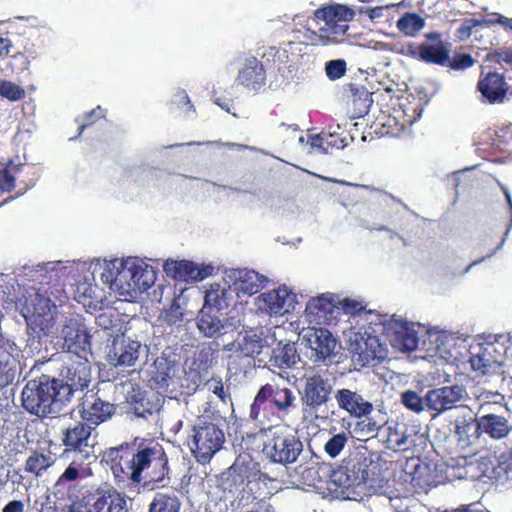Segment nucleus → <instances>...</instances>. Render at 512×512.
<instances>
[{
    "label": "nucleus",
    "mask_w": 512,
    "mask_h": 512,
    "mask_svg": "<svg viewBox=\"0 0 512 512\" xmlns=\"http://www.w3.org/2000/svg\"><path fill=\"white\" fill-rule=\"evenodd\" d=\"M64 269L61 262L45 264L37 271L40 287L31 285L22 295L12 277L0 275V302L5 309H12L18 303L23 307L22 315L34 338L49 337L57 350L87 355L90 352V336L79 316L60 314L47 296L46 286L55 285L65 276Z\"/></svg>",
    "instance_id": "1"
},
{
    "label": "nucleus",
    "mask_w": 512,
    "mask_h": 512,
    "mask_svg": "<svg viewBox=\"0 0 512 512\" xmlns=\"http://www.w3.org/2000/svg\"><path fill=\"white\" fill-rule=\"evenodd\" d=\"M113 475L118 483L126 482L122 488L128 498H133L140 491V483L145 480L157 487L169 483L168 460L163 448L158 444L139 447L136 450L115 449L111 451Z\"/></svg>",
    "instance_id": "2"
},
{
    "label": "nucleus",
    "mask_w": 512,
    "mask_h": 512,
    "mask_svg": "<svg viewBox=\"0 0 512 512\" xmlns=\"http://www.w3.org/2000/svg\"><path fill=\"white\" fill-rule=\"evenodd\" d=\"M99 269L102 283L125 300L136 299L156 280L153 267L138 257L105 260L99 264Z\"/></svg>",
    "instance_id": "3"
},
{
    "label": "nucleus",
    "mask_w": 512,
    "mask_h": 512,
    "mask_svg": "<svg viewBox=\"0 0 512 512\" xmlns=\"http://www.w3.org/2000/svg\"><path fill=\"white\" fill-rule=\"evenodd\" d=\"M263 452L271 461L283 465L296 462L301 457V464L296 468L299 481L309 486L316 485L321 479L319 457L312 451H303L302 441L291 433H278L270 439Z\"/></svg>",
    "instance_id": "4"
},
{
    "label": "nucleus",
    "mask_w": 512,
    "mask_h": 512,
    "mask_svg": "<svg viewBox=\"0 0 512 512\" xmlns=\"http://www.w3.org/2000/svg\"><path fill=\"white\" fill-rule=\"evenodd\" d=\"M60 381L42 374L29 380L21 398L23 408L38 417L59 413L68 402V388H61Z\"/></svg>",
    "instance_id": "5"
},
{
    "label": "nucleus",
    "mask_w": 512,
    "mask_h": 512,
    "mask_svg": "<svg viewBox=\"0 0 512 512\" xmlns=\"http://www.w3.org/2000/svg\"><path fill=\"white\" fill-rule=\"evenodd\" d=\"M333 388L334 382L327 372L306 374L300 391L303 415L325 422L329 416L323 407L332 399Z\"/></svg>",
    "instance_id": "6"
},
{
    "label": "nucleus",
    "mask_w": 512,
    "mask_h": 512,
    "mask_svg": "<svg viewBox=\"0 0 512 512\" xmlns=\"http://www.w3.org/2000/svg\"><path fill=\"white\" fill-rule=\"evenodd\" d=\"M347 350L358 365L364 367L386 357V351L372 327H351L343 332Z\"/></svg>",
    "instance_id": "7"
},
{
    "label": "nucleus",
    "mask_w": 512,
    "mask_h": 512,
    "mask_svg": "<svg viewBox=\"0 0 512 512\" xmlns=\"http://www.w3.org/2000/svg\"><path fill=\"white\" fill-rule=\"evenodd\" d=\"M276 341L275 334L269 329L259 333L250 331L243 336H239L235 341L224 345L223 350L234 352L243 357L257 358L258 366L267 365V353L269 344Z\"/></svg>",
    "instance_id": "8"
},
{
    "label": "nucleus",
    "mask_w": 512,
    "mask_h": 512,
    "mask_svg": "<svg viewBox=\"0 0 512 512\" xmlns=\"http://www.w3.org/2000/svg\"><path fill=\"white\" fill-rule=\"evenodd\" d=\"M224 433L213 423H198L193 428V434L188 445L200 463L208 462L221 448Z\"/></svg>",
    "instance_id": "9"
},
{
    "label": "nucleus",
    "mask_w": 512,
    "mask_h": 512,
    "mask_svg": "<svg viewBox=\"0 0 512 512\" xmlns=\"http://www.w3.org/2000/svg\"><path fill=\"white\" fill-rule=\"evenodd\" d=\"M384 328L391 346L403 353L416 350L419 345V336L424 333V327L421 324L408 322L395 315L386 321Z\"/></svg>",
    "instance_id": "10"
},
{
    "label": "nucleus",
    "mask_w": 512,
    "mask_h": 512,
    "mask_svg": "<svg viewBox=\"0 0 512 512\" xmlns=\"http://www.w3.org/2000/svg\"><path fill=\"white\" fill-rule=\"evenodd\" d=\"M221 485L226 500L246 506L255 499L247 469L236 461L221 477Z\"/></svg>",
    "instance_id": "11"
},
{
    "label": "nucleus",
    "mask_w": 512,
    "mask_h": 512,
    "mask_svg": "<svg viewBox=\"0 0 512 512\" xmlns=\"http://www.w3.org/2000/svg\"><path fill=\"white\" fill-rule=\"evenodd\" d=\"M469 399V393L462 384L442 386L427 391L428 411L433 417L457 409Z\"/></svg>",
    "instance_id": "12"
},
{
    "label": "nucleus",
    "mask_w": 512,
    "mask_h": 512,
    "mask_svg": "<svg viewBox=\"0 0 512 512\" xmlns=\"http://www.w3.org/2000/svg\"><path fill=\"white\" fill-rule=\"evenodd\" d=\"M148 347L140 341L124 335L113 339L106 353L107 362L114 367H133L142 356H146Z\"/></svg>",
    "instance_id": "13"
},
{
    "label": "nucleus",
    "mask_w": 512,
    "mask_h": 512,
    "mask_svg": "<svg viewBox=\"0 0 512 512\" xmlns=\"http://www.w3.org/2000/svg\"><path fill=\"white\" fill-rule=\"evenodd\" d=\"M297 296L286 286L262 293L254 300L256 312L261 315L281 316L295 308Z\"/></svg>",
    "instance_id": "14"
},
{
    "label": "nucleus",
    "mask_w": 512,
    "mask_h": 512,
    "mask_svg": "<svg viewBox=\"0 0 512 512\" xmlns=\"http://www.w3.org/2000/svg\"><path fill=\"white\" fill-rule=\"evenodd\" d=\"M87 355H73L67 365L62 369L60 381L61 388H68V402L75 391L88 387L91 381V367Z\"/></svg>",
    "instance_id": "15"
},
{
    "label": "nucleus",
    "mask_w": 512,
    "mask_h": 512,
    "mask_svg": "<svg viewBox=\"0 0 512 512\" xmlns=\"http://www.w3.org/2000/svg\"><path fill=\"white\" fill-rule=\"evenodd\" d=\"M180 366L176 355L164 351L154 361L151 382L157 390H175L180 381Z\"/></svg>",
    "instance_id": "16"
},
{
    "label": "nucleus",
    "mask_w": 512,
    "mask_h": 512,
    "mask_svg": "<svg viewBox=\"0 0 512 512\" xmlns=\"http://www.w3.org/2000/svg\"><path fill=\"white\" fill-rule=\"evenodd\" d=\"M224 285L238 297L253 295L264 288L268 278L249 269H229L225 272Z\"/></svg>",
    "instance_id": "17"
},
{
    "label": "nucleus",
    "mask_w": 512,
    "mask_h": 512,
    "mask_svg": "<svg viewBox=\"0 0 512 512\" xmlns=\"http://www.w3.org/2000/svg\"><path fill=\"white\" fill-rule=\"evenodd\" d=\"M93 431L94 427L88 423H77L74 427L66 429L63 443L90 462L97 458L95 452L97 440L96 435H93Z\"/></svg>",
    "instance_id": "18"
},
{
    "label": "nucleus",
    "mask_w": 512,
    "mask_h": 512,
    "mask_svg": "<svg viewBox=\"0 0 512 512\" xmlns=\"http://www.w3.org/2000/svg\"><path fill=\"white\" fill-rule=\"evenodd\" d=\"M163 270L167 276L184 282L202 281L214 272V266L206 263H196L188 260H166Z\"/></svg>",
    "instance_id": "19"
},
{
    "label": "nucleus",
    "mask_w": 512,
    "mask_h": 512,
    "mask_svg": "<svg viewBox=\"0 0 512 512\" xmlns=\"http://www.w3.org/2000/svg\"><path fill=\"white\" fill-rule=\"evenodd\" d=\"M302 341L311 349V357L316 362H326L335 355L337 340L324 328H307L303 331Z\"/></svg>",
    "instance_id": "20"
},
{
    "label": "nucleus",
    "mask_w": 512,
    "mask_h": 512,
    "mask_svg": "<svg viewBox=\"0 0 512 512\" xmlns=\"http://www.w3.org/2000/svg\"><path fill=\"white\" fill-rule=\"evenodd\" d=\"M469 362L481 374L496 372L504 363V353L495 343H480L470 349Z\"/></svg>",
    "instance_id": "21"
},
{
    "label": "nucleus",
    "mask_w": 512,
    "mask_h": 512,
    "mask_svg": "<svg viewBox=\"0 0 512 512\" xmlns=\"http://www.w3.org/2000/svg\"><path fill=\"white\" fill-rule=\"evenodd\" d=\"M333 398L340 410L357 419L367 417L373 411V404L357 390L351 388L336 389Z\"/></svg>",
    "instance_id": "22"
},
{
    "label": "nucleus",
    "mask_w": 512,
    "mask_h": 512,
    "mask_svg": "<svg viewBox=\"0 0 512 512\" xmlns=\"http://www.w3.org/2000/svg\"><path fill=\"white\" fill-rule=\"evenodd\" d=\"M338 299L329 293L311 297L306 303L304 317L310 324H324L332 317Z\"/></svg>",
    "instance_id": "23"
},
{
    "label": "nucleus",
    "mask_w": 512,
    "mask_h": 512,
    "mask_svg": "<svg viewBox=\"0 0 512 512\" xmlns=\"http://www.w3.org/2000/svg\"><path fill=\"white\" fill-rule=\"evenodd\" d=\"M89 512H128L125 496L117 489H97Z\"/></svg>",
    "instance_id": "24"
},
{
    "label": "nucleus",
    "mask_w": 512,
    "mask_h": 512,
    "mask_svg": "<svg viewBox=\"0 0 512 512\" xmlns=\"http://www.w3.org/2000/svg\"><path fill=\"white\" fill-rule=\"evenodd\" d=\"M114 413V405L101 400L97 395H86L82 403V418L89 425L97 426Z\"/></svg>",
    "instance_id": "25"
},
{
    "label": "nucleus",
    "mask_w": 512,
    "mask_h": 512,
    "mask_svg": "<svg viewBox=\"0 0 512 512\" xmlns=\"http://www.w3.org/2000/svg\"><path fill=\"white\" fill-rule=\"evenodd\" d=\"M88 469L80 468L75 462H72L65 471L59 476L55 483V494L60 497L77 499L78 493L76 487L84 480Z\"/></svg>",
    "instance_id": "26"
},
{
    "label": "nucleus",
    "mask_w": 512,
    "mask_h": 512,
    "mask_svg": "<svg viewBox=\"0 0 512 512\" xmlns=\"http://www.w3.org/2000/svg\"><path fill=\"white\" fill-rule=\"evenodd\" d=\"M196 326L204 337L216 338L225 333V318L223 313L212 311L208 306H202L196 318Z\"/></svg>",
    "instance_id": "27"
},
{
    "label": "nucleus",
    "mask_w": 512,
    "mask_h": 512,
    "mask_svg": "<svg viewBox=\"0 0 512 512\" xmlns=\"http://www.w3.org/2000/svg\"><path fill=\"white\" fill-rule=\"evenodd\" d=\"M324 25L318 32H312L310 40L314 45H331L338 43L349 29L346 22L334 20V17L323 18Z\"/></svg>",
    "instance_id": "28"
},
{
    "label": "nucleus",
    "mask_w": 512,
    "mask_h": 512,
    "mask_svg": "<svg viewBox=\"0 0 512 512\" xmlns=\"http://www.w3.org/2000/svg\"><path fill=\"white\" fill-rule=\"evenodd\" d=\"M451 424L454 427L457 445L461 449H467L479 440L481 433L478 429L477 419H473L471 416H461L456 417Z\"/></svg>",
    "instance_id": "29"
},
{
    "label": "nucleus",
    "mask_w": 512,
    "mask_h": 512,
    "mask_svg": "<svg viewBox=\"0 0 512 512\" xmlns=\"http://www.w3.org/2000/svg\"><path fill=\"white\" fill-rule=\"evenodd\" d=\"M269 398L279 412L288 413L291 408L295 407L296 396L287 387H280L274 384L262 386L259 399L267 400Z\"/></svg>",
    "instance_id": "30"
},
{
    "label": "nucleus",
    "mask_w": 512,
    "mask_h": 512,
    "mask_svg": "<svg viewBox=\"0 0 512 512\" xmlns=\"http://www.w3.org/2000/svg\"><path fill=\"white\" fill-rule=\"evenodd\" d=\"M477 423L481 434H487L495 440L505 438L511 430L509 420L494 412H487L478 417Z\"/></svg>",
    "instance_id": "31"
},
{
    "label": "nucleus",
    "mask_w": 512,
    "mask_h": 512,
    "mask_svg": "<svg viewBox=\"0 0 512 512\" xmlns=\"http://www.w3.org/2000/svg\"><path fill=\"white\" fill-rule=\"evenodd\" d=\"M479 91L489 103L503 102L508 86L499 73H489L478 84Z\"/></svg>",
    "instance_id": "32"
},
{
    "label": "nucleus",
    "mask_w": 512,
    "mask_h": 512,
    "mask_svg": "<svg viewBox=\"0 0 512 512\" xmlns=\"http://www.w3.org/2000/svg\"><path fill=\"white\" fill-rule=\"evenodd\" d=\"M298 355L293 344L281 342L269 344L267 364L278 368H289L297 363Z\"/></svg>",
    "instance_id": "33"
},
{
    "label": "nucleus",
    "mask_w": 512,
    "mask_h": 512,
    "mask_svg": "<svg viewBox=\"0 0 512 512\" xmlns=\"http://www.w3.org/2000/svg\"><path fill=\"white\" fill-rule=\"evenodd\" d=\"M237 81L249 89H260L265 82L263 65L256 58L247 60L244 67L239 71Z\"/></svg>",
    "instance_id": "34"
},
{
    "label": "nucleus",
    "mask_w": 512,
    "mask_h": 512,
    "mask_svg": "<svg viewBox=\"0 0 512 512\" xmlns=\"http://www.w3.org/2000/svg\"><path fill=\"white\" fill-rule=\"evenodd\" d=\"M56 462V455L48 450H33L27 457L24 470L40 477Z\"/></svg>",
    "instance_id": "35"
},
{
    "label": "nucleus",
    "mask_w": 512,
    "mask_h": 512,
    "mask_svg": "<svg viewBox=\"0 0 512 512\" xmlns=\"http://www.w3.org/2000/svg\"><path fill=\"white\" fill-rule=\"evenodd\" d=\"M232 290L222 287L220 284H210L205 291L204 304L212 311L222 313V310L229 306Z\"/></svg>",
    "instance_id": "36"
},
{
    "label": "nucleus",
    "mask_w": 512,
    "mask_h": 512,
    "mask_svg": "<svg viewBox=\"0 0 512 512\" xmlns=\"http://www.w3.org/2000/svg\"><path fill=\"white\" fill-rule=\"evenodd\" d=\"M420 60L425 63L446 66L449 63V49L443 42L420 44Z\"/></svg>",
    "instance_id": "37"
},
{
    "label": "nucleus",
    "mask_w": 512,
    "mask_h": 512,
    "mask_svg": "<svg viewBox=\"0 0 512 512\" xmlns=\"http://www.w3.org/2000/svg\"><path fill=\"white\" fill-rule=\"evenodd\" d=\"M424 333L427 338L423 340V345L428 353L440 357H446L449 354L447 343L451 335L448 332L438 329H424Z\"/></svg>",
    "instance_id": "38"
},
{
    "label": "nucleus",
    "mask_w": 512,
    "mask_h": 512,
    "mask_svg": "<svg viewBox=\"0 0 512 512\" xmlns=\"http://www.w3.org/2000/svg\"><path fill=\"white\" fill-rule=\"evenodd\" d=\"M367 472L358 468L355 471V467L352 470L347 468H340L333 471L331 474V481L339 488H351L357 487L366 481Z\"/></svg>",
    "instance_id": "39"
},
{
    "label": "nucleus",
    "mask_w": 512,
    "mask_h": 512,
    "mask_svg": "<svg viewBox=\"0 0 512 512\" xmlns=\"http://www.w3.org/2000/svg\"><path fill=\"white\" fill-rule=\"evenodd\" d=\"M410 437L405 424L394 423L386 427V438L384 442L389 449H405L411 442Z\"/></svg>",
    "instance_id": "40"
},
{
    "label": "nucleus",
    "mask_w": 512,
    "mask_h": 512,
    "mask_svg": "<svg viewBox=\"0 0 512 512\" xmlns=\"http://www.w3.org/2000/svg\"><path fill=\"white\" fill-rule=\"evenodd\" d=\"M425 19L417 13H404L397 21V29L406 36L415 37L424 27Z\"/></svg>",
    "instance_id": "41"
},
{
    "label": "nucleus",
    "mask_w": 512,
    "mask_h": 512,
    "mask_svg": "<svg viewBox=\"0 0 512 512\" xmlns=\"http://www.w3.org/2000/svg\"><path fill=\"white\" fill-rule=\"evenodd\" d=\"M181 503L175 494L157 493L150 504L149 512H180Z\"/></svg>",
    "instance_id": "42"
},
{
    "label": "nucleus",
    "mask_w": 512,
    "mask_h": 512,
    "mask_svg": "<svg viewBox=\"0 0 512 512\" xmlns=\"http://www.w3.org/2000/svg\"><path fill=\"white\" fill-rule=\"evenodd\" d=\"M503 396L500 393L489 391L481 392L476 396V402L479 404V411L483 414L487 412H497L503 409Z\"/></svg>",
    "instance_id": "43"
},
{
    "label": "nucleus",
    "mask_w": 512,
    "mask_h": 512,
    "mask_svg": "<svg viewBox=\"0 0 512 512\" xmlns=\"http://www.w3.org/2000/svg\"><path fill=\"white\" fill-rule=\"evenodd\" d=\"M401 403L414 413L428 411L427 393L421 397L416 391L406 390L401 394Z\"/></svg>",
    "instance_id": "44"
},
{
    "label": "nucleus",
    "mask_w": 512,
    "mask_h": 512,
    "mask_svg": "<svg viewBox=\"0 0 512 512\" xmlns=\"http://www.w3.org/2000/svg\"><path fill=\"white\" fill-rule=\"evenodd\" d=\"M22 163L15 164L10 160L6 167L0 168V189L9 192L15 187V174L19 173Z\"/></svg>",
    "instance_id": "45"
},
{
    "label": "nucleus",
    "mask_w": 512,
    "mask_h": 512,
    "mask_svg": "<svg viewBox=\"0 0 512 512\" xmlns=\"http://www.w3.org/2000/svg\"><path fill=\"white\" fill-rule=\"evenodd\" d=\"M182 301L183 298L179 296L178 298L174 299L173 303L171 304L170 308L164 312L162 315V320L167 325L173 327V326H180L183 322V316H184V310L182 308Z\"/></svg>",
    "instance_id": "46"
},
{
    "label": "nucleus",
    "mask_w": 512,
    "mask_h": 512,
    "mask_svg": "<svg viewBox=\"0 0 512 512\" xmlns=\"http://www.w3.org/2000/svg\"><path fill=\"white\" fill-rule=\"evenodd\" d=\"M17 361L11 357L0 359V388L11 384L16 377Z\"/></svg>",
    "instance_id": "47"
},
{
    "label": "nucleus",
    "mask_w": 512,
    "mask_h": 512,
    "mask_svg": "<svg viewBox=\"0 0 512 512\" xmlns=\"http://www.w3.org/2000/svg\"><path fill=\"white\" fill-rule=\"evenodd\" d=\"M349 439V433L334 434L324 445V451L331 458H336L343 451Z\"/></svg>",
    "instance_id": "48"
},
{
    "label": "nucleus",
    "mask_w": 512,
    "mask_h": 512,
    "mask_svg": "<svg viewBox=\"0 0 512 512\" xmlns=\"http://www.w3.org/2000/svg\"><path fill=\"white\" fill-rule=\"evenodd\" d=\"M365 419L357 422L356 431L364 437H373L378 434V431L386 423L384 419L377 420L373 418L364 417Z\"/></svg>",
    "instance_id": "49"
},
{
    "label": "nucleus",
    "mask_w": 512,
    "mask_h": 512,
    "mask_svg": "<svg viewBox=\"0 0 512 512\" xmlns=\"http://www.w3.org/2000/svg\"><path fill=\"white\" fill-rule=\"evenodd\" d=\"M317 18H330L334 17V20L347 22L354 16V12L346 6L337 5L328 9L317 11Z\"/></svg>",
    "instance_id": "50"
},
{
    "label": "nucleus",
    "mask_w": 512,
    "mask_h": 512,
    "mask_svg": "<svg viewBox=\"0 0 512 512\" xmlns=\"http://www.w3.org/2000/svg\"><path fill=\"white\" fill-rule=\"evenodd\" d=\"M372 102L371 94L366 89H357L352 100L354 107L357 108L354 117H361L367 114Z\"/></svg>",
    "instance_id": "51"
},
{
    "label": "nucleus",
    "mask_w": 512,
    "mask_h": 512,
    "mask_svg": "<svg viewBox=\"0 0 512 512\" xmlns=\"http://www.w3.org/2000/svg\"><path fill=\"white\" fill-rule=\"evenodd\" d=\"M0 96L10 101H19L25 97V90L11 81L0 80Z\"/></svg>",
    "instance_id": "52"
},
{
    "label": "nucleus",
    "mask_w": 512,
    "mask_h": 512,
    "mask_svg": "<svg viewBox=\"0 0 512 512\" xmlns=\"http://www.w3.org/2000/svg\"><path fill=\"white\" fill-rule=\"evenodd\" d=\"M21 353V347L14 339L0 333V359L11 357L18 359Z\"/></svg>",
    "instance_id": "53"
},
{
    "label": "nucleus",
    "mask_w": 512,
    "mask_h": 512,
    "mask_svg": "<svg viewBox=\"0 0 512 512\" xmlns=\"http://www.w3.org/2000/svg\"><path fill=\"white\" fill-rule=\"evenodd\" d=\"M347 70L346 62L343 59L330 60L325 64L326 76L335 81L344 76Z\"/></svg>",
    "instance_id": "54"
},
{
    "label": "nucleus",
    "mask_w": 512,
    "mask_h": 512,
    "mask_svg": "<svg viewBox=\"0 0 512 512\" xmlns=\"http://www.w3.org/2000/svg\"><path fill=\"white\" fill-rule=\"evenodd\" d=\"M474 64V60L468 54L455 55L453 59L449 58L448 67L454 70H462L471 67Z\"/></svg>",
    "instance_id": "55"
},
{
    "label": "nucleus",
    "mask_w": 512,
    "mask_h": 512,
    "mask_svg": "<svg viewBox=\"0 0 512 512\" xmlns=\"http://www.w3.org/2000/svg\"><path fill=\"white\" fill-rule=\"evenodd\" d=\"M307 144L309 145L308 153L327 154L328 146H324L323 137L320 134L310 135Z\"/></svg>",
    "instance_id": "56"
},
{
    "label": "nucleus",
    "mask_w": 512,
    "mask_h": 512,
    "mask_svg": "<svg viewBox=\"0 0 512 512\" xmlns=\"http://www.w3.org/2000/svg\"><path fill=\"white\" fill-rule=\"evenodd\" d=\"M476 26H480V21L478 19H465L461 26L456 31V36L460 40H465L470 37L472 33V29Z\"/></svg>",
    "instance_id": "57"
},
{
    "label": "nucleus",
    "mask_w": 512,
    "mask_h": 512,
    "mask_svg": "<svg viewBox=\"0 0 512 512\" xmlns=\"http://www.w3.org/2000/svg\"><path fill=\"white\" fill-rule=\"evenodd\" d=\"M186 145H213V146H217V147H222L223 146V147H227L229 149H236V150H241V149H249L251 151L255 150L254 147H250V146H247V145L233 143V142L223 143L221 141L189 142Z\"/></svg>",
    "instance_id": "58"
},
{
    "label": "nucleus",
    "mask_w": 512,
    "mask_h": 512,
    "mask_svg": "<svg viewBox=\"0 0 512 512\" xmlns=\"http://www.w3.org/2000/svg\"><path fill=\"white\" fill-rule=\"evenodd\" d=\"M206 386L209 391L217 395L223 402L226 401L227 394L221 379L212 378L206 382Z\"/></svg>",
    "instance_id": "59"
},
{
    "label": "nucleus",
    "mask_w": 512,
    "mask_h": 512,
    "mask_svg": "<svg viewBox=\"0 0 512 512\" xmlns=\"http://www.w3.org/2000/svg\"><path fill=\"white\" fill-rule=\"evenodd\" d=\"M390 7H394V5H387V6H378V7H365L360 8L359 12L361 14H366L372 21L379 20L380 18L384 17L385 10L389 9Z\"/></svg>",
    "instance_id": "60"
},
{
    "label": "nucleus",
    "mask_w": 512,
    "mask_h": 512,
    "mask_svg": "<svg viewBox=\"0 0 512 512\" xmlns=\"http://www.w3.org/2000/svg\"><path fill=\"white\" fill-rule=\"evenodd\" d=\"M479 21H480V25L490 26V25H494V24H500L502 26H505L506 17L503 15H500V14L493 13V14L487 15L485 18H483Z\"/></svg>",
    "instance_id": "61"
},
{
    "label": "nucleus",
    "mask_w": 512,
    "mask_h": 512,
    "mask_svg": "<svg viewBox=\"0 0 512 512\" xmlns=\"http://www.w3.org/2000/svg\"><path fill=\"white\" fill-rule=\"evenodd\" d=\"M96 323L104 330H111L114 326V321L110 314L101 313L96 317Z\"/></svg>",
    "instance_id": "62"
},
{
    "label": "nucleus",
    "mask_w": 512,
    "mask_h": 512,
    "mask_svg": "<svg viewBox=\"0 0 512 512\" xmlns=\"http://www.w3.org/2000/svg\"><path fill=\"white\" fill-rule=\"evenodd\" d=\"M342 306L345 312L351 314H357L363 309L361 303L351 299H344L342 301Z\"/></svg>",
    "instance_id": "63"
},
{
    "label": "nucleus",
    "mask_w": 512,
    "mask_h": 512,
    "mask_svg": "<svg viewBox=\"0 0 512 512\" xmlns=\"http://www.w3.org/2000/svg\"><path fill=\"white\" fill-rule=\"evenodd\" d=\"M24 503L20 500H12L7 503L2 512H24Z\"/></svg>",
    "instance_id": "64"
}]
</instances>
